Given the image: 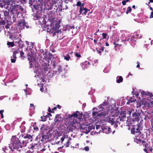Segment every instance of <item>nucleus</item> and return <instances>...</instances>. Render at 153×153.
Returning <instances> with one entry per match:
<instances>
[{"label":"nucleus","instance_id":"nucleus-63","mask_svg":"<svg viewBox=\"0 0 153 153\" xmlns=\"http://www.w3.org/2000/svg\"><path fill=\"white\" fill-rule=\"evenodd\" d=\"M153 150V149L151 147H150L148 149V150H149L150 152H152Z\"/></svg>","mask_w":153,"mask_h":153},{"label":"nucleus","instance_id":"nucleus-37","mask_svg":"<svg viewBox=\"0 0 153 153\" xmlns=\"http://www.w3.org/2000/svg\"><path fill=\"white\" fill-rule=\"evenodd\" d=\"M131 7H128L126 12V14H128L129 12H130L131 11Z\"/></svg>","mask_w":153,"mask_h":153},{"label":"nucleus","instance_id":"nucleus-3","mask_svg":"<svg viewBox=\"0 0 153 153\" xmlns=\"http://www.w3.org/2000/svg\"><path fill=\"white\" fill-rule=\"evenodd\" d=\"M142 128L140 124H137L133 126L131 129V134L135 135V137L134 138V141L140 145H141L143 143L146 142L145 140H142L139 137V135L141 136V131L142 130Z\"/></svg>","mask_w":153,"mask_h":153},{"label":"nucleus","instance_id":"nucleus-23","mask_svg":"<svg viewBox=\"0 0 153 153\" xmlns=\"http://www.w3.org/2000/svg\"><path fill=\"white\" fill-rule=\"evenodd\" d=\"M84 3H82V4L80 8V10H79V15H80L82 13V11L83 10H84L85 9V7H84Z\"/></svg>","mask_w":153,"mask_h":153},{"label":"nucleus","instance_id":"nucleus-16","mask_svg":"<svg viewBox=\"0 0 153 153\" xmlns=\"http://www.w3.org/2000/svg\"><path fill=\"white\" fill-rule=\"evenodd\" d=\"M96 111H93V114L94 116H105L106 115V114L104 113V114H103V113L101 111L100 113H99L98 111L99 110H97L98 109H96Z\"/></svg>","mask_w":153,"mask_h":153},{"label":"nucleus","instance_id":"nucleus-32","mask_svg":"<svg viewBox=\"0 0 153 153\" xmlns=\"http://www.w3.org/2000/svg\"><path fill=\"white\" fill-rule=\"evenodd\" d=\"M71 59V56L68 54H67L65 56H64V59L67 61H69Z\"/></svg>","mask_w":153,"mask_h":153},{"label":"nucleus","instance_id":"nucleus-7","mask_svg":"<svg viewBox=\"0 0 153 153\" xmlns=\"http://www.w3.org/2000/svg\"><path fill=\"white\" fill-rule=\"evenodd\" d=\"M53 72H54V74H59L62 73L63 74L66 73V69L64 68L63 70L62 69V67L59 64L56 63L54 61L53 64Z\"/></svg>","mask_w":153,"mask_h":153},{"label":"nucleus","instance_id":"nucleus-61","mask_svg":"<svg viewBox=\"0 0 153 153\" xmlns=\"http://www.w3.org/2000/svg\"><path fill=\"white\" fill-rule=\"evenodd\" d=\"M48 111L50 113H53L54 112V111H52L51 110V109L50 107H49L48 108Z\"/></svg>","mask_w":153,"mask_h":153},{"label":"nucleus","instance_id":"nucleus-17","mask_svg":"<svg viewBox=\"0 0 153 153\" xmlns=\"http://www.w3.org/2000/svg\"><path fill=\"white\" fill-rule=\"evenodd\" d=\"M41 136L42 137V139L41 140L42 142H43L45 140H46L48 138V135H46L42 133L41 134Z\"/></svg>","mask_w":153,"mask_h":153},{"label":"nucleus","instance_id":"nucleus-29","mask_svg":"<svg viewBox=\"0 0 153 153\" xmlns=\"http://www.w3.org/2000/svg\"><path fill=\"white\" fill-rule=\"evenodd\" d=\"M35 1V0H28V4H30V6H32Z\"/></svg>","mask_w":153,"mask_h":153},{"label":"nucleus","instance_id":"nucleus-44","mask_svg":"<svg viewBox=\"0 0 153 153\" xmlns=\"http://www.w3.org/2000/svg\"><path fill=\"white\" fill-rule=\"evenodd\" d=\"M141 103L140 101L138 102L137 105V108H140L142 106V104Z\"/></svg>","mask_w":153,"mask_h":153},{"label":"nucleus","instance_id":"nucleus-48","mask_svg":"<svg viewBox=\"0 0 153 153\" xmlns=\"http://www.w3.org/2000/svg\"><path fill=\"white\" fill-rule=\"evenodd\" d=\"M41 120L42 121L44 122L46 121V117H45L44 116V117H43V116H42L41 117Z\"/></svg>","mask_w":153,"mask_h":153},{"label":"nucleus","instance_id":"nucleus-24","mask_svg":"<svg viewBox=\"0 0 153 153\" xmlns=\"http://www.w3.org/2000/svg\"><path fill=\"white\" fill-rule=\"evenodd\" d=\"M41 134H40L36 137L35 140L37 142V143H38L40 142V139L41 138Z\"/></svg>","mask_w":153,"mask_h":153},{"label":"nucleus","instance_id":"nucleus-59","mask_svg":"<svg viewBox=\"0 0 153 153\" xmlns=\"http://www.w3.org/2000/svg\"><path fill=\"white\" fill-rule=\"evenodd\" d=\"M149 18H153V11L151 12V15L150 16Z\"/></svg>","mask_w":153,"mask_h":153},{"label":"nucleus","instance_id":"nucleus-46","mask_svg":"<svg viewBox=\"0 0 153 153\" xmlns=\"http://www.w3.org/2000/svg\"><path fill=\"white\" fill-rule=\"evenodd\" d=\"M102 39L106 38L107 34L106 33H102Z\"/></svg>","mask_w":153,"mask_h":153},{"label":"nucleus","instance_id":"nucleus-1","mask_svg":"<svg viewBox=\"0 0 153 153\" xmlns=\"http://www.w3.org/2000/svg\"><path fill=\"white\" fill-rule=\"evenodd\" d=\"M82 117V114L76 111L72 114H68V117L66 118L68 122L67 129L70 131H72L74 128L76 127L75 124L77 123L78 120L77 118L80 119Z\"/></svg>","mask_w":153,"mask_h":153},{"label":"nucleus","instance_id":"nucleus-11","mask_svg":"<svg viewBox=\"0 0 153 153\" xmlns=\"http://www.w3.org/2000/svg\"><path fill=\"white\" fill-rule=\"evenodd\" d=\"M101 128L104 133L108 134L111 131V128L107 126L106 124H102L101 126Z\"/></svg>","mask_w":153,"mask_h":153},{"label":"nucleus","instance_id":"nucleus-50","mask_svg":"<svg viewBox=\"0 0 153 153\" xmlns=\"http://www.w3.org/2000/svg\"><path fill=\"white\" fill-rule=\"evenodd\" d=\"M147 93H146L145 91H143L141 92V94L142 96H144V95L147 96Z\"/></svg>","mask_w":153,"mask_h":153},{"label":"nucleus","instance_id":"nucleus-19","mask_svg":"<svg viewBox=\"0 0 153 153\" xmlns=\"http://www.w3.org/2000/svg\"><path fill=\"white\" fill-rule=\"evenodd\" d=\"M6 10L4 12V15L5 17H7L9 14H10V17H11V10Z\"/></svg>","mask_w":153,"mask_h":153},{"label":"nucleus","instance_id":"nucleus-28","mask_svg":"<svg viewBox=\"0 0 153 153\" xmlns=\"http://www.w3.org/2000/svg\"><path fill=\"white\" fill-rule=\"evenodd\" d=\"M20 50L19 48H18L17 50H15L13 52V54L16 56V54L20 53Z\"/></svg>","mask_w":153,"mask_h":153},{"label":"nucleus","instance_id":"nucleus-38","mask_svg":"<svg viewBox=\"0 0 153 153\" xmlns=\"http://www.w3.org/2000/svg\"><path fill=\"white\" fill-rule=\"evenodd\" d=\"M128 100L130 101L131 103L134 102L136 100L134 98L132 97H129Z\"/></svg>","mask_w":153,"mask_h":153},{"label":"nucleus","instance_id":"nucleus-54","mask_svg":"<svg viewBox=\"0 0 153 153\" xmlns=\"http://www.w3.org/2000/svg\"><path fill=\"white\" fill-rule=\"evenodd\" d=\"M151 126H152L151 128V129L153 132V119H152V120L151 121Z\"/></svg>","mask_w":153,"mask_h":153},{"label":"nucleus","instance_id":"nucleus-42","mask_svg":"<svg viewBox=\"0 0 153 153\" xmlns=\"http://www.w3.org/2000/svg\"><path fill=\"white\" fill-rule=\"evenodd\" d=\"M68 8V7L67 6V5H66L65 6V8H62L61 7V8H59V10L60 11H62V10H65L67 9Z\"/></svg>","mask_w":153,"mask_h":153},{"label":"nucleus","instance_id":"nucleus-9","mask_svg":"<svg viewBox=\"0 0 153 153\" xmlns=\"http://www.w3.org/2000/svg\"><path fill=\"white\" fill-rule=\"evenodd\" d=\"M71 138L70 137H68V136L64 135L61 138V143L63 144L62 148H63L64 146L65 147H67L69 146V144L70 143V141L71 140Z\"/></svg>","mask_w":153,"mask_h":153},{"label":"nucleus","instance_id":"nucleus-8","mask_svg":"<svg viewBox=\"0 0 153 153\" xmlns=\"http://www.w3.org/2000/svg\"><path fill=\"white\" fill-rule=\"evenodd\" d=\"M13 1L14 0H2L0 3V7L1 8L4 7L10 10L12 5H13Z\"/></svg>","mask_w":153,"mask_h":153},{"label":"nucleus","instance_id":"nucleus-34","mask_svg":"<svg viewBox=\"0 0 153 153\" xmlns=\"http://www.w3.org/2000/svg\"><path fill=\"white\" fill-rule=\"evenodd\" d=\"M20 57H21L22 58V59H23L24 58H25V56H24V53L22 51V49H21V50H20Z\"/></svg>","mask_w":153,"mask_h":153},{"label":"nucleus","instance_id":"nucleus-30","mask_svg":"<svg viewBox=\"0 0 153 153\" xmlns=\"http://www.w3.org/2000/svg\"><path fill=\"white\" fill-rule=\"evenodd\" d=\"M55 74H54V72L52 73H51L50 72V71H48V72L47 73V75L48 76H49L50 77H52Z\"/></svg>","mask_w":153,"mask_h":153},{"label":"nucleus","instance_id":"nucleus-41","mask_svg":"<svg viewBox=\"0 0 153 153\" xmlns=\"http://www.w3.org/2000/svg\"><path fill=\"white\" fill-rule=\"evenodd\" d=\"M102 105L103 104H100L98 107V108H99L100 110V111H101V110H102V109L104 107L103 106V105Z\"/></svg>","mask_w":153,"mask_h":153},{"label":"nucleus","instance_id":"nucleus-43","mask_svg":"<svg viewBox=\"0 0 153 153\" xmlns=\"http://www.w3.org/2000/svg\"><path fill=\"white\" fill-rule=\"evenodd\" d=\"M90 10H88L87 9V8L85 7V9L84 10V12L82 14H83V13L84 14V15H86L87 13L88 12V11H89Z\"/></svg>","mask_w":153,"mask_h":153},{"label":"nucleus","instance_id":"nucleus-52","mask_svg":"<svg viewBox=\"0 0 153 153\" xmlns=\"http://www.w3.org/2000/svg\"><path fill=\"white\" fill-rule=\"evenodd\" d=\"M102 104L103 106H107L108 105V103L106 101L104 102Z\"/></svg>","mask_w":153,"mask_h":153},{"label":"nucleus","instance_id":"nucleus-21","mask_svg":"<svg viewBox=\"0 0 153 153\" xmlns=\"http://www.w3.org/2000/svg\"><path fill=\"white\" fill-rule=\"evenodd\" d=\"M19 41L18 43L19 44L18 46L19 48H23L24 46V43L22 42L21 40L19 38H18Z\"/></svg>","mask_w":153,"mask_h":153},{"label":"nucleus","instance_id":"nucleus-47","mask_svg":"<svg viewBox=\"0 0 153 153\" xmlns=\"http://www.w3.org/2000/svg\"><path fill=\"white\" fill-rule=\"evenodd\" d=\"M147 96H149L150 97V98L151 99H153V95L152 94H151L149 92H148V93H147Z\"/></svg>","mask_w":153,"mask_h":153},{"label":"nucleus","instance_id":"nucleus-5","mask_svg":"<svg viewBox=\"0 0 153 153\" xmlns=\"http://www.w3.org/2000/svg\"><path fill=\"white\" fill-rule=\"evenodd\" d=\"M23 10V8L21 5L18 4L14 5L13 6L12 5L10 10H11V16L13 22L16 21V17H17L20 12L22 11Z\"/></svg>","mask_w":153,"mask_h":153},{"label":"nucleus","instance_id":"nucleus-2","mask_svg":"<svg viewBox=\"0 0 153 153\" xmlns=\"http://www.w3.org/2000/svg\"><path fill=\"white\" fill-rule=\"evenodd\" d=\"M55 13L53 11L50 12L48 14V20L50 22V27L51 31L53 33V36L56 35V33H59L58 29L60 27L59 23L55 20L54 15Z\"/></svg>","mask_w":153,"mask_h":153},{"label":"nucleus","instance_id":"nucleus-60","mask_svg":"<svg viewBox=\"0 0 153 153\" xmlns=\"http://www.w3.org/2000/svg\"><path fill=\"white\" fill-rule=\"evenodd\" d=\"M1 25H4L5 24V22L4 21L2 20V21H1Z\"/></svg>","mask_w":153,"mask_h":153},{"label":"nucleus","instance_id":"nucleus-10","mask_svg":"<svg viewBox=\"0 0 153 153\" xmlns=\"http://www.w3.org/2000/svg\"><path fill=\"white\" fill-rule=\"evenodd\" d=\"M17 25L19 29L21 30H22L23 29H24L25 27L27 28H28L29 27V26L27 23L25 22L23 17H22V19H21L18 21Z\"/></svg>","mask_w":153,"mask_h":153},{"label":"nucleus","instance_id":"nucleus-14","mask_svg":"<svg viewBox=\"0 0 153 153\" xmlns=\"http://www.w3.org/2000/svg\"><path fill=\"white\" fill-rule=\"evenodd\" d=\"M28 60L29 61V63L30 65V66L29 67L30 68H32V67H33V61L34 60H35V59L33 57L31 56H28Z\"/></svg>","mask_w":153,"mask_h":153},{"label":"nucleus","instance_id":"nucleus-45","mask_svg":"<svg viewBox=\"0 0 153 153\" xmlns=\"http://www.w3.org/2000/svg\"><path fill=\"white\" fill-rule=\"evenodd\" d=\"M38 143H34V144H32V146L30 147V149H36V148H35V146L37 145V144Z\"/></svg>","mask_w":153,"mask_h":153},{"label":"nucleus","instance_id":"nucleus-62","mask_svg":"<svg viewBox=\"0 0 153 153\" xmlns=\"http://www.w3.org/2000/svg\"><path fill=\"white\" fill-rule=\"evenodd\" d=\"M97 49V51L98 52V53L100 54V55H101V51H100V50H98L96 49Z\"/></svg>","mask_w":153,"mask_h":153},{"label":"nucleus","instance_id":"nucleus-15","mask_svg":"<svg viewBox=\"0 0 153 153\" xmlns=\"http://www.w3.org/2000/svg\"><path fill=\"white\" fill-rule=\"evenodd\" d=\"M23 137L24 138L26 139V140L28 141L29 139L30 140V141H32V136L30 134H24V135H22V137Z\"/></svg>","mask_w":153,"mask_h":153},{"label":"nucleus","instance_id":"nucleus-18","mask_svg":"<svg viewBox=\"0 0 153 153\" xmlns=\"http://www.w3.org/2000/svg\"><path fill=\"white\" fill-rule=\"evenodd\" d=\"M10 58L11 62L13 63H15L17 59L16 56L13 54L12 56H11Z\"/></svg>","mask_w":153,"mask_h":153},{"label":"nucleus","instance_id":"nucleus-27","mask_svg":"<svg viewBox=\"0 0 153 153\" xmlns=\"http://www.w3.org/2000/svg\"><path fill=\"white\" fill-rule=\"evenodd\" d=\"M7 45L9 46V47H13L14 45V41L13 42H8L7 43Z\"/></svg>","mask_w":153,"mask_h":153},{"label":"nucleus","instance_id":"nucleus-64","mask_svg":"<svg viewBox=\"0 0 153 153\" xmlns=\"http://www.w3.org/2000/svg\"><path fill=\"white\" fill-rule=\"evenodd\" d=\"M122 4L123 5H125L126 4V2L125 0H123L122 2Z\"/></svg>","mask_w":153,"mask_h":153},{"label":"nucleus","instance_id":"nucleus-55","mask_svg":"<svg viewBox=\"0 0 153 153\" xmlns=\"http://www.w3.org/2000/svg\"><path fill=\"white\" fill-rule=\"evenodd\" d=\"M50 71V70L47 68H45L44 69V71L45 73L46 71Z\"/></svg>","mask_w":153,"mask_h":153},{"label":"nucleus","instance_id":"nucleus-49","mask_svg":"<svg viewBox=\"0 0 153 153\" xmlns=\"http://www.w3.org/2000/svg\"><path fill=\"white\" fill-rule=\"evenodd\" d=\"M74 54L75 56L77 57L80 58L81 57V55L79 54L78 53H75Z\"/></svg>","mask_w":153,"mask_h":153},{"label":"nucleus","instance_id":"nucleus-25","mask_svg":"<svg viewBox=\"0 0 153 153\" xmlns=\"http://www.w3.org/2000/svg\"><path fill=\"white\" fill-rule=\"evenodd\" d=\"M27 144V143L26 141H23L22 143H21L20 147V148H22L23 147L26 146Z\"/></svg>","mask_w":153,"mask_h":153},{"label":"nucleus","instance_id":"nucleus-26","mask_svg":"<svg viewBox=\"0 0 153 153\" xmlns=\"http://www.w3.org/2000/svg\"><path fill=\"white\" fill-rule=\"evenodd\" d=\"M117 77L118 78V79L117 80V83H120L123 82V78L122 76H118Z\"/></svg>","mask_w":153,"mask_h":153},{"label":"nucleus","instance_id":"nucleus-35","mask_svg":"<svg viewBox=\"0 0 153 153\" xmlns=\"http://www.w3.org/2000/svg\"><path fill=\"white\" fill-rule=\"evenodd\" d=\"M40 130L42 131L43 132V131H46L47 130L45 128V126L43 124L40 128Z\"/></svg>","mask_w":153,"mask_h":153},{"label":"nucleus","instance_id":"nucleus-58","mask_svg":"<svg viewBox=\"0 0 153 153\" xmlns=\"http://www.w3.org/2000/svg\"><path fill=\"white\" fill-rule=\"evenodd\" d=\"M30 107H33V109H35V107L34 106V105L33 104H31V103L30 104Z\"/></svg>","mask_w":153,"mask_h":153},{"label":"nucleus","instance_id":"nucleus-36","mask_svg":"<svg viewBox=\"0 0 153 153\" xmlns=\"http://www.w3.org/2000/svg\"><path fill=\"white\" fill-rule=\"evenodd\" d=\"M36 123L35 122L33 125V127L34 130L37 131L39 130V128L36 126Z\"/></svg>","mask_w":153,"mask_h":153},{"label":"nucleus","instance_id":"nucleus-40","mask_svg":"<svg viewBox=\"0 0 153 153\" xmlns=\"http://www.w3.org/2000/svg\"><path fill=\"white\" fill-rule=\"evenodd\" d=\"M40 18V16L37 14H35L33 18L35 20H37Z\"/></svg>","mask_w":153,"mask_h":153},{"label":"nucleus","instance_id":"nucleus-6","mask_svg":"<svg viewBox=\"0 0 153 153\" xmlns=\"http://www.w3.org/2000/svg\"><path fill=\"white\" fill-rule=\"evenodd\" d=\"M17 135L19 136V138L16 135L13 136L11 139V141L13 149H19L21 145L20 140L19 139L21 136L20 133H19Z\"/></svg>","mask_w":153,"mask_h":153},{"label":"nucleus","instance_id":"nucleus-12","mask_svg":"<svg viewBox=\"0 0 153 153\" xmlns=\"http://www.w3.org/2000/svg\"><path fill=\"white\" fill-rule=\"evenodd\" d=\"M80 129L83 130V132L86 134H88L91 131L89 129V128L88 127V125H86V126H81Z\"/></svg>","mask_w":153,"mask_h":153},{"label":"nucleus","instance_id":"nucleus-22","mask_svg":"<svg viewBox=\"0 0 153 153\" xmlns=\"http://www.w3.org/2000/svg\"><path fill=\"white\" fill-rule=\"evenodd\" d=\"M61 117H60V115L59 114H57L55 117V118L54 120L55 122H59L61 120Z\"/></svg>","mask_w":153,"mask_h":153},{"label":"nucleus","instance_id":"nucleus-51","mask_svg":"<svg viewBox=\"0 0 153 153\" xmlns=\"http://www.w3.org/2000/svg\"><path fill=\"white\" fill-rule=\"evenodd\" d=\"M82 3L80 1H78L76 3V5L77 6H81L82 5Z\"/></svg>","mask_w":153,"mask_h":153},{"label":"nucleus","instance_id":"nucleus-39","mask_svg":"<svg viewBox=\"0 0 153 153\" xmlns=\"http://www.w3.org/2000/svg\"><path fill=\"white\" fill-rule=\"evenodd\" d=\"M48 55L49 56V59H53L54 58V56L53 55H52V53L49 52L48 53Z\"/></svg>","mask_w":153,"mask_h":153},{"label":"nucleus","instance_id":"nucleus-20","mask_svg":"<svg viewBox=\"0 0 153 153\" xmlns=\"http://www.w3.org/2000/svg\"><path fill=\"white\" fill-rule=\"evenodd\" d=\"M59 3L56 2L52 1V4L53 6L57 7L56 9V11L58 10L59 7Z\"/></svg>","mask_w":153,"mask_h":153},{"label":"nucleus","instance_id":"nucleus-56","mask_svg":"<svg viewBox=\"0 0 153 153\" xmlns=\"http://www.w3.org/2000/svg\"><path fill=\"white\" fill-rule=\"evenodd\" d=\"M62 0H53V1L56 2H58L60 3V1H61Z\"/></svg>","mask_w":153,"mask_h":153},{"label":"nucleus","instance_id":"nucleus-53","mask_svg":"<svg viewBox=\"0 0 153 153\" xmlns=\"http://www.w3.org/2000/svg\"><path fill=\"white\" fill-rule=\"evenodd\" d=\"M88 128H89V129L91 131V130H92L94 128V126H88Z\"/></svg>","mask_w":153,"mask_h":153},{"label":"nucleus","instance_id":"nucleus-33","mask_svg":"<svg viewBox=\"0 0 153 153\" xmlns=\"http://www.w3.org/2000/svg\"><path fill=\"white\" fill-rule=\"evenodd\" d=\"M142 105H144L145 106H146L147 103V102L146 101V99L140 101Z\"/></svg>","mask_w":153,"mask_h":153},{"label":"nucleus","instance_id":"nucleus-31","mask_svg":"<svg viewBox=\"0 0 153 153\" xmlns=\"http://www.w3.org/2000/svg\"><path fill=\"white\" fill-rule=\"evenodd\" d=\"M142 144H143V145L144 146L145 148L144 149H148L150 147V144L147 143H146V142L145 143H143Z\"/></svg>","mask_w":153,"mask_h":153},{"label":"nucleus","instance_id":"nucleus-4","mask_svg":"<svg viewBox=\"0 0 153 153\" xmlns=\"http://www.w3.org/2000/svg\"><path fill=\"white\" fill-rule=\"evenodd\" d=\"M126 118V113L124 111H121L120 116L119 117L116 121H114V117L112 116H110L107 118L108 122L110 123L111 125H113L114 124V127L117 128L118 126L117 124L119 123L120 125L121 123L120 121L123 122L125 120Z\"/></svg>","mask_w":153,"mask_h":153},{"label":"nucleus","instance_id":"nucleus-57","mask_svg":"<svg viewBox=\"0 0 153 153\" xmlns=\"http://www.w3.org/2000/svg\"><path fill=\"white\" fill-rule=\"evenodd\" d=\"M143 150L144 151V152H146V153H148V149H144Z\"/></svg>","mask_w":153,"mask_h":153},{"label":"nucleus","instance_id":"nucleus-13","mask_svg":"<svg viewBox=\"0 0 153 153\" xmlns=\"http://www.w3.org/2000/svg\"><path fill=\"white\" fill-rule=\"evenodd\" d=\"M140 114L139 113L134 112L133 113L132 116L134 121H138L139 120V116Z\"/></svg>","mask_w":153,"mask_h":153}]
</instances>
